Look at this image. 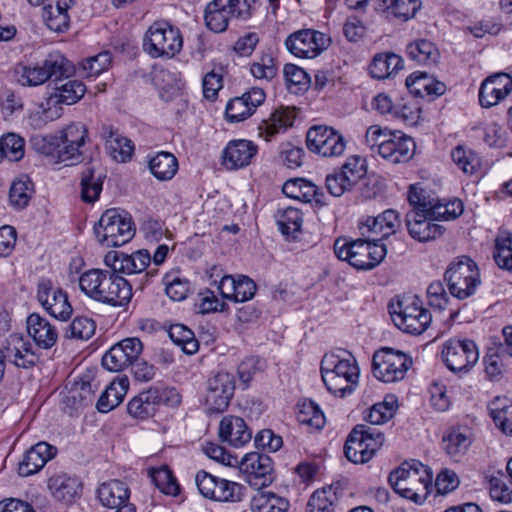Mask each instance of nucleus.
Masks as SVG:
<instances>
[{
  "instance_id": "nucleus-29",
  "label": "nucleus",
  "mask_w": 512,
  "mask_h": 512,
  "mask_svg": "<svg viewBox=\"0 0 512 512\" xmlns=\"http://www.w3.org/2000/svg\"><path fill=\"white\" fill-rule=\"evenodd\" d=\"M57 453V449L46 443L39 442L32 446L23 456L18 465L20 476L28 477L39 472L44 465Z\"/></svg>"
},
{
  "instance_id": "nucleus-10",
  "label": "nucleus",
  "mask_w": 512,
  "mask_h": 512,
  "mask_svg": "<svg viewBox=\"0 0 512 512\" xmlns=\"http://www.w3.org/2000/svg\"><path fill=\"white\" fill-rule=\"evenodd\" d=\"M450 293L458 299H466L475 293L480 284V273L476 263L468 256L452 262L445 272Z\"/></svg>"
},
{
  "instance_id": "nucleus-16",
  "label": "nucleus",
  "mask_w": 512,
  "mask_h": 512,
  "mask_svg": "<svg viewBox=\"0 0 512 512\" xmlns=\"http://www.w3.org/2000/svg\"><path fill=\"white\" fill-rule=\"evenodd\" d=\"M37 300L56 319L66 321L72 315L73 308L66 291L55 287L50 279L43 278L38 282Z\"/></svg>"
},
{
  "instance_id": "nucleus-11",
  "label": "nucleus",
  "mask_w": 512,
  "mask_h": 512,
  "mask_svg": "<svg viewBox=\"0 0 512 512\" xmlns=\"http://www.w3.org/2000/svg\"><path fill=\"white\" fill-rule=\"evenodd\" d=\"M412 360L405 353L383 348L373 355L372 372L380 381L392 383L404 378Z\"/></svg>"
},
{
  "instance_id": "nucleus-7",
  "label": "nucleus",
  "mask_w": 512,
  "mask_h": 512,
  "mask_svg": "<svg viewBox=\"0 0 512 512\" xmlns=\"http://www.w3.org/2000/svg\"><path fill=\"white\" fill-rule=\"evenodd\" d=\"M94 233L102 245L119 247L132 240L135 228L128 213L112 208L102 214L94 226Z\"/></svg>"
},
{
  "instance_id": "nucleus-56",
  "label": "nucleus",
  "mask_w": 512,
  "mask_h": 512,
  "mask_svg": "<svg viewBox=\"0 0 512 512\" xmlns=\"http://www.w3.org/2000/svg\"><path fill=\"white\" fill-rule=\"evenodd\" d=\"M397 408V400L393 397H386L382 402L375 403L366 417L373 425H381L393 418Z\"/></svg>"
},
{
  "instance_id": "nucleus-8",
  "label": "nucleus",
  "mask_w": 512,
  "mask_h": 512,
  "mask_svg": "<svg viewBox=\"0 0 512 512\" xmlns=\"http://www.w3.org/2000/svg\"><path fill=\"white\" fill-rule=\"evenodd\" d=\"M183 46L180 30L167 21H156L146 31L143 49L152 58H173Z\"/></svg>"
},
{
  "instance_id": "nucleus-46",
  "label": "nucleus",
  "mask_w": 512,
  "mask_h": 512,
  "mask_svg": "<svg viewBox=\"0 0 512 512\" xmlns=\"http://www.w3.org/2000/svg\"><path fill=\"white\" fill-rule=\"evenodd\" d=\"M403 61L394 53L377 54L370 64L369 71L373 78L385 79L402 69Z\"/></svg>"
},
{
  "instance_id": "nucleus-54",
  "label": "nucleus",
  "mask_w": 512,
  "mask_h": 512,
  "mask_svg": "<svg viewBox=\"0 0 512 512\" xmlns=\"http://www.w3.org/2000/svg\"><path fill=\"white\" fill-rule=\"evenodd\" d=\"M297 419L301 424L311 426L315 429L324 427L326 419L319 405L312 400H304L299 404Z\"/></svg>"
},
{
  "instance_id": "nucleus-63",
  "label": "nucleus",
  "mask_w": 512,
  "mask_h": 512,
  "mask_svg": "<svg viewBox=\"0 0 512 512\" xmlns=\"http://www.w3.org/2000/svg\"><path fill=\"white\" fill-rule=\"evenodd\" d=\"M339 172L353 187L366 175V161L359 156H351L347 158Z\"/></svg>"
},
{
  "instance_id": "nucleus-26",
  "label": "nucleus",
  "mask_w": 512,
  "mask_h": 512,
  "mask_svg": "<svg viewBox=\"0 0 512 512\" xmlns=\"http://www.w3.org/2000/svg\"><path fill=\"white\" fill-rule=\"evenodd\" d=\"M151 256L147 250H139L131 255L124 253H108L105 263L112 269L122 274H137L143 272L149 265Z\"/></svg>"
},
{
  "instance_id": "nucleus-42",
  "label": "nucleus",
  "mask_w": 512,
  "mask_h": 512,
  "mask_svg": "<svg viewBox=\"0 0 512 512\" xmlns=\"http://www.w3.org/2000/svg\"><path fill=\"white\" fill-rule=\"evenodd\" d=\"M129 387L127 378L112 381L101 393L96 407L99 412L107 413L116 408L124 399Z\"/></svg>"
},
{
  "instance_id": "nucleus-15",
  "label": "nucleus",
  "mask_w": 512,
  "mask_h": 512,
  "mask_svg": "<svg viewBox=\"0 0 512 512\" xmlns=\"http://www.w3.org/2000/svg\"><path fill=\"white\" fill-rule=\"evenodd\" d=\"M307 148L323 157H335L343 154L346 148L344 137L328 126L311 127L306 135Z\"/></svg>"
},
{
  "instance_id": "nucleus-23",
  "label": "nucleus",
  "mask_w": 512,
  "mask_h": 512,
  "mask_svg": "<svg viewBox=\"0 0 512 512\" xmlns=\"http://www.w3.org/2000/svg\"><path fill=\"white\" fill-rule=\"evenodd\" d=\"M512 91V77L507 73H496L487 77L479 89V103L484 108L497 105Z\"/></svg>"
},
{
  "instance_id": "nucleus-41",
  "label": "nucleus",
  "mask_w": 512,
  "mask_h": 512,
  "mask_svg": "<svg viewBox=\"0 0 512 512\" xmlns=\"http://www.w3.org/2000/svg\"><path fill=\"white\" fill-rule=\"evenodd\" d=\"M405 84L410 93L419 96H440L444 94L446 86L426 73H412L406 78Z\"/></svg>"
},
{
  "instance_id": "nucleus-22",
  "label": "nucleus",
  "mask_w": 512,
  "mask_h": 512,
  "mask_svg": "<svg viewBox=\"0 0 512 512\" xmlns=\"http://www.w3.org/2000/svg\"><path fill=\"white\" fill-rule=\"evenodd\" d=\"M266 98L262 88L253 87L243 95L232 98L226 105L225 115L229 122H240L250 117Z\"/></svg>"
},
{
  "instance_id": "nucleus-60",
  "label": "nucleus",
  "mask_w": 512,
  "mask_h": 512,
  "mask_svg": "<svg viewBox=\"0 0 512 512\" xmlns=\"http://www.w3.org/2000/svg\"><path fill=\"white\" fill-rule=\"evenodd\" d=\"M2 159L11 162L21 160L25 153V141L17 134L9 133L1 138Z\"/></svg>"
},
{
  "instance_id": "nucleus-40",
  "label": "nucleus",
  "mask_w": 512,
  "mask_h": 512,
  "mask_svg": "<svg viewBox=\"0 0 512 512\" xmlns=\"http://www.w3.org/2000/svg\"><path fill=\"white\" fill-rule=\"evenodd\" d=\"M102 136L106 141V148L114 160L126 162L131 159L134 146L130 139L124 137L112 126H103Z\"/></svg>"
},
{
  "instance_id": "nucleus-37",
  "label": "nucleus",
  "mask_w": 512,
  "mask_h": 512,
  "mask_svg": "<svg viewBox=\"0 0 512 512\" xmlns=\"http://www.w3.org/2000/svg\"><path fill=\"white\" fill-rule=\"evenodd\" d=\"M296 117L294 109L289 107H279L275 109L270 117L263 120L259 125V134L266 141H270L274 135L286 131L294 123Z\"/></svg>"
},
{
  "instance_id": "nucleus-45",
  "label": "nucleus",
  "mask_w": 512,
  "mask_h": 512,
  "mask_svg": "<svg viewBox=\"0 0 512 512\" xmlns=\"http://www.w3.org/2000/svg\"><path fill=\"white\" fill-rule=\"evenodd\" d=\"M251 512H286L289 502L273 493L258 491L251 499Z\"/></svg>"
},
{
  "instance_id": "nucleus-47",
  "label": "nucleus",
  "mask_w": 512,
  "mask_h": 512,
  "mask_svg": "<svg viewBox=\"0 0 512 512\" xmlns=\"http://www.w3.org/2000/svg\"><path fill=\"white\" fill-rule=\"evenodd\" d=\"M420 0H381L377 10L388 12L397 18L407 21L413 18L420 9Z\"/></svg>"
},
{
  "instance_id": "nucleus-64",
  "label": "nucleus",
  "mask_w": 512,
  "mask_h": 512,
  "mask_svg": "<svg viewBox=\"0 0 512 512\" xmlns=\"http://www.w3.org/2000/svg\"><path fill=\"white\" fill-rule=\"evenodd\" d=\"M490 415L503 433L512 436V404L499 406L493 403Z\"/></svg>"
},
{
  "instance_id": "nucleus-36",
  "label": "nucleus",
  "mask_w": 512,
  "mask_h": 512,
  "mask_svg": "<svg viewBox=\"0 0 512 512\" xmlns=\"http://www.w3.org/2000/svg\"><path fill=\"white\" fill-rule=\"evenodd\" d=\"M73 4L74 0H47L43 9V19L47 27L55 32L67 30L70 23L68 10Z\"/></svg>"
},
{
  "instance_id": "nucleus-50",
  "label": "nucleus",
  "mask_w": 512,
  "mask_h": 512,
  "mask_svg": "<svg viewBox=\"0 0 512 512\" xmlns=\"http://www.w3.org/2000/svg\"><path fill=\"white\" fill-rule=\"evenodd\" d=\"M338 499L337 488L333 486L316 490L307 503V512H331Z\"/></svg>"
},
{
  "instance_id": "nucleus-59",
  "label": "nucleus",
  "mask_w": 512,
  "mask_h": 512,
  "mask_svg": "<svg viewBox=\"0 0 512 512\" xmlns=\"http://www.w3.org/2000/svg\"><path fill=\"white\" fill-rule=\"evenodd\" d=\"M494 259L499 268L512 272V233H503L496 239Z\"/></svg>"
},
{
  "instance_id": "nucleus-17",
  "label": "nucleus",
  "mask_w": 512,
  "mask_h": 512,
  "mask_svg": "<svg viewBox=\"0 0 512 512\" xmlns=\"http://www.w3.org/2000/svg\"><path fill=\"white\" fill-rule=\"evenodd\" d=\"M330 39L319 31L303 29L292 33L285 41L286 48L299 58H314L328 47Z\"/></svg>"
},
{
  "instance_id": "nucleus-55",
  "label": "nucleus",
  "mask_w": 512,
  "mask_h": 512,
  "mask_svg": "<svg viewBox=\"0 0 512 512\" xmlns=\"http://www.w3.org/2000/svg\"><path fill=\"white\" fill-rule=\"evenodd\" d=\"M171 340L181 347L186 354H194L198 351L199 343L194 332L183 324H174L169 329Z\"/></svg>"
},
{
  "instance_id": "nucleus-31",
  "label": "nucleus",
  "mask_w": 512,
  "mask_h": 512,
  "mask_svg": "<svg viewBox=\"0 0 512 512\" xmlns=\"http://www.w3.org/2000/svg\"><path fill=\"white\" fill-rule=\"evenodd\" d=\"M48 488L57 501L71 504L80 497L82 483L75 476L59 473L49 478Z\"/></svg>"
},
{
  "instance_id": "nucleus-57",
  "label": "nucleus",
  "mask_w": 512,
  "mask_h": 512,
  "mask_svg": "<svg viewBox=\"0 0 512 512\" xmlns=\"http://www.w3.org/2000/svg\"><path fill=\"white\" fill-rule=\"evenodd\" d=\"M150 476L152 482L162 493L174 497L180 493V486L168 467L163 466L161 468L154 469Z\"/></svg>"
},
{
  "instance_id": "nucleus-4",
  "label": "nucleus",
  "mask_w": 512,
  "mask_h": 512,
  "mask_svg": "<svg viewBox=\"0 0 512 512\" xmlns=\"http://www.w3.org/2000/svg\"><path fill=\"white\" fill-rule=\"evenodd\" d=\"M366 239L348 241L337 239L334 243V252L338 259L348 261L350 265L359 270H371L378 266L387 254L386 247L380 239L365 235Z\"/></svg>"
},
{
  "instance_id": "nucleus-2",
  "label": "nucleus",
  "mask_w": 512,
  "mask_h": 512,
  "mask_svg": "<svg viewBox=\"0 0 512 512\" xmlns=\"http://www.w3.org/2000/svg\"><path fill=\"white\" fill-rule=\"evenodd\" d=\"M80 290L94 301L125 306L132 298L131 284L113 269H90L79 277Z\"/></svg>"
},
{
  "instance_id": "nucleus-20",
  "label": "nucleus",
  "mask_w": 512,
  "mask_h": 512,
  "mask_svg": "<svg viewBox=\"0 0 512 512\" xmlns=\"http://www.w3.org/2000/svg\"><path fill=\"white\" fill-rule=\"evenodd\" d=\"M436 209L429 212L409 211L406 214L405 224L412 238L420 242L434 240L443 234V226L435 223Z\"/></svg>"
},
{
  "instance_id": "nucleus-6",
  "label": "nucleus",
  "mask_w": 512,
  "mask_h": 512,
  "mask_svg": "<svg viewBox=\"0 0 512 512\" xmlns=\"http://www.w3.org/2000/svg\"><path fill=\"white\" fill-rule=\"evenodd\" d=\"M394 324L403 332L413 335L423 333L430 325L432 316L416 295L406 296L389 304Z\"/></svg>"
},
{
  "instance_id": "nucleus-30",
  "label": "nucleus",
  "mask_w": 512,
  "mask_h": 512,
  "mask_svg": "<svg viewBox=\"0 0 512 512\" xmlns=\"http://www.w3.org/2000/svg\"><path fill=\"white\" fill-rule=\"evenodd\" d=\"M219 438L233 447H242L249 443L252 432L241 417L228 415L219 424Z\"/></svg>"
},
{
  "instance_id": "nucleus-62",
  "label": "nucleus",
  "mask_w": 512,
  "mask_h": 512,
  "mask_svg": "<svg viewBox=\"0 0 512 512\" xmlns=\"http://www.w3.org/2000/svg\"><path fill=\"white\" fill-rule=\"evenodd\" d=\"M111 64V55L109 52H101L95 56L89 57L81 63V74L84 77H96L109 68Z\"/></svg>"
},
{
  "instance_id": "nucleus-61",
  "label": "nucleus",
  "mask_w": 512,
  "mask_h": 512,
  "mask_svg": "<svg viewBox=\"0 0 512 512\" xmlns=\"http://www.w3.org/2000/svg\"><path fill=\"white\" fill-rule=\"evenodd\" d=\"M96 329L95 321L85 316H78L74 318L68 326L65 337L70 339L88 340L90 339Z\"/></svg>"
},
{
  "instance_id": "nucleus-52",
  "label": "nucleus",
  "mask_w": 512,
  "mask_h": 512,
  "mask_svg": "<svg viewBox=\"0 0 512 512\" xmlns=\"http://www.w3.org/2000/svg\"><path fill=\"white\" fill-rule=\"evenodd\" d=\"M34 193L33 183L28 177L12 182L9 190V202L16 209L25 208Z\"/></svg>"
},
{
  "instance_id": "nucleus-9",
  "label": "nucleus",
  "mask_w": 512,
  "mask_h": 512,
  "mask_svg": "<svg viewBox=\"0 0 512 512\" xmlns=\"http://www.w3.org/2000/svg\"><path fill=\"white\" fill-rule=\"evenodd\" d=\"M384 440V434L379 429L364 424L356 425L345 442V456L355 464L366 463L381 448Z\"/></svg>"
},
{
  "instance_id": "nucleus-13",
  "label": "nucleus",
  "mask_w": 512,
  "mask_h": 512,
  "mask_svg": "<svg viewBox=\"0 0 512 512\" xmlns=\"http://www.w3.org/2000/svg\"><path fill=\"white\" fill-rule=\"evenodd\" d=\"M442 359L454 373H467L478 362L479 350L470 339L451 338L442 347Z\"/></svg>"
},
{
  "instance_id": "nucleus-44",
  "label": "nucleus",
  "mask_w": 512,
  "mask_h": 512,
  "mask_svg": "<svg viewBox=\"0 0 512 512\" xmlns=\"http://www.w3.org/2000/svg\"><path fill=\"white\" fill-rule=\"evenodd\" d=\"M47 80L53 78L57 83L69 78L75 71L74 65L62 54L50 53L42 62Z\"/></svg>"
},
{
  "instance_id": "nucleus-3",
  "label": "nucleus",
  "mask_w": 512,
  "mask_h": 512,
  "mask_svg": "<svg viewBox=\"0 0 512 512\" xmlns=\"http://www.w3.org/2000/svg\"><path fill=\"white\" fill-rule=\"evenodd\" d=\"M320 370L328 391L340 397L351 394L358 383L359 367L355 358L346 351L325 354Z\"/></svg>"
},
{
  "instance_id": "nucleus-28",
  "label": "nucleus",
  "mask_w": 512,
  "mask_h": 512,
  "mask_svg": "<svg viewBox=\"0 0 512 512\" xmlns=\"http://www.w3.org/2000/svg\"><path fill=\"white\" fill-rule=\"evenodd\" d=\"M413 139L401 131H393L384 146L381 147V157L393 164L408 162L415 153Z\"/></svg>"
},
{
  "instance_id": "nucleus-43",
  "label": "nucleus",
  "mask_w": 512,
  "mask_h": 512,
  "mask_svg": "<svg viewBox=\"0 0 512 512\" xmlns=\"http://www.w3.org/2000/svg\"><path fill=\"white\" fill-rule=\"evenodd\" d=\"M59 83H56L54 92L50 97L56 104L73 105L86 93V86L80 80L68 79L61 84Z\"/></svg>"
},
{
  "instance_id": "nucleus-18",
  "label": "nucleus",
  "mask_w": 512,
  "mask_h": 512,
  "mask_svg": "<svg viewBox=\"0 0 512 512\" xmlns=\"http://www.w3.org/2000/svg\"><path fill=\"white\" fill-rule=\"evenodd\" d=\"M235 379L229 372H218L207 381L205 404L210 412H223L234 395Z\"/></svg>"
},
{
  "instance_id": "nucleus-38",
  "label": "nucleus",
  "mask_w": 512,
  "mask_h": 512,
  "mask_svg": "<svg viewBox=\"0 0 512 512\" xmlns=\"http://www.w3.org/2000/svg\"><path fill=\"white\" fill-rule=\"evenodd\" d=\"M5 357L15 366L24 369L33 367L38 361V356L32 350L31 343L17 335L10 337Z\"/></svg>"
},
{
  "instance_id": "nucleus-25",
  "label": "nucleus",
  "mask_w": 512,
  "mask_h": 512,
  "mask_svg": "<svg viewBox=\"0 0 512 512\" xmlns=\"http://www.w3.org/2000/svg\"><path fill=\"white\" fill-rule=\"evenodd\" d=\"M241 467L248 475L249 482L252 485L264 487L273 480V462L266 454L257 452L246 454L241 462Z\"/></svg>"
},
{
  "instance_id": "nucleus-12",
  "label": "nucleus",
  "mask_w": 512,
  "mask_h": 512,
  "mask_svg": "<svg viewBox=\"0 0 512 512\" xmlns=\"http://www.w3.org/2000/svg\"><path fill=\"white\" fill-rule=\"evenodd\" d=\"M195 482L201 495L218 502H240L245 491L243 485L216 477L204 470L196 474Z\"/></svg>"
},
{
  "instance_id": "nucleus-33",
  "label": "nucleus",
  "mask_w": 512,
  "mask_h": 512,
  "mask_svg": "<svg viewBox=\"0 0 512 512\" xmlns=\"http://www.w3.org/2000/svg\"><path fill=\"white\" fill-rule=\"evenodd\" d=\"M400 223L397 211L388 209L376 217H368L365 222L361 223L359 229L362 236L370 234L372 236L381 235L382 237H387L396 232L400 227Z\"/></svg>"
},
{
  "instance_id": "nucleus-19",
  "label": "nucleus",
  "mask_w": 512,
  "mask_h": 512,
  "mask_svg": "<svg viewBox=\"0 0 512 512\" xmlns=\"http://www.w3.org/2000/svg\"><path fill=\"white\" fill-rule=\"evenodd\" d=\"M143 351L137 337L125 338L114 344L103 356L102 366L111 372H119L136 362Z\"/></svg>"
},
{
  "instance_id": "nucleus-27",
  "label": "nucleus",
  "mask_w": 512,
  "mask_h": 512,
  "mask_svg": "<svg viewBox=\"0 0 512 512\" xmlns=\"http://www.w3.org/2000/svg\"><path fill=\"white\" fill-rule=\"evenodd\" d=\"M237 0H212L205 9V24L216 33L227 29L232 17H236Z\"/></svg>"
},
{
  "instance_id": "nucleus-14",
  "label": "nucleus",
  "mask_w": 512,
  "mask_h": 512,
  "mask_svg": "<svg viewBox=\"0 0 512 512\" xmlns=\"http://www.w3.org/2000/svg\"><path fill=\"white\" fill-rule=\"evenodd\" d=\"M167 402L172 405L179 404V394L174 389L150 387L128 402L127 411L133 418L147 419L154 416L161 404Z\"/></svg>"
},
{
  "instance_id": "nucleus-24",
  "label": "nucleus",
  "mask_w": 512,
  "mask_h": 512,
  "mask_svg": "<svg viewBox=\"0 0 512 512\" xmlns=\"http://www.w3.org/2000/svg\"><path fill=\"white\" fill-rule=\"evenodd\" d=\"M106 178V171L100 161L90 159L81 172V198L86 203H94L99 199Z\"/></svg>"
},
{
  "instance_id": "nucleus-53",
  "label": "nucleus",
  "mask_w": 512,
  "mask_h": 512,
  "mask_svg": "<svg viewBox=\"0 0 512 512\" xmlns=\"http://www.w3.org/2000/svg\"><path fill=\"white\" fill-rule=\"evenodd\" d=\"M276 219L279 230L287 237H295V234L301 230L303 219L299 209L287 207L279 210Z\"/></svg>"
},
{
  "instance_id": "nucleus-39",
  "label": "nucleus",
  "mask_w": 512,
  "mask_h": 512,
  "mask_svg": "<svg viewBox=\"0 0 512 512\" xmlns=\"http://www.w3.org/2000/svg\"><path fill=\"white\" fill-rule=\"evenodd\" d=\"M283 193L293 199L304 202H314L316 205L326 204L324 194L319 192L318 187L304 179H290L283 185Z\"/></svg>"
},
{
  "instance_id": "nucleus-21",
  "label": "nucleus",
  "mask_w": 512,
  "mask_h": 512,
  "mask_svg": "<svg viewBox=\"0 0 512 512\" xmlns=\"http://www.w3.org/2000/svg\"><path fill=\"white\" fill-rule=\"evenodd\" d=\"M97 495L103 506L115 509V512H136L135 505L129 502L130 489L120 480L113 479L102 483Z\"/></svg>"
},
{
  "instance_id": "nucleus-49",
  "label": "nucleus",
  "mask_w": 512,
  "mask_h": 512,
  "mask_svg": "<svg viewBox=\"0 0 512 512\" xmlns=\"http://www.w3.org/2000/svg\"><path fill=\"white\" fill-rule=\"evenodd\" d=\"M410 59L423 65L435 64L440 56L436 46L429 40L419 39L407 46Z\"/></svg>"
},
{
  "instance_id": "nucleus-51",
  "label": "nucleus",
  "mask_w": 512,
  "mask_h": 512,
  "mask_svg": "<svg viewBox=\"0 0 512 512\" xmlns=\"http://www.w3.org/2000/svg\"><path fill=\"white\" fill-rule=\"evenodd\" d=\"M18 84L24 87H36L47 81V74L42 63L36 65L19 64L14 70Z\"/></svg>"
},
{
  "instance_id": "nucleus-48",
  "label": "nucleus",
  "mask_w": 512,
  "mask_h": 512,
  "mask_svg": "<svg viewBox=\"0 0 512 512\" xmlns=\"http://www.w3.org/2000/svg\"><path fill=\"white\" fill-rule=\"evenodd\" d=\"M151 173L159 180H170L178 170L176 157L169 152H159L149 162Z\"/></svg>"
},
{
  "instance_id": "nucleus-32",
  "label": "nucleus",
  "mask_w": 512,
  "mask_h": 512,
  "mask_svg": "<svg viewBox=\"0 0 512 512\" xmlns=\"http://www.w3.org/2000/svg\"><path fill=\"white\" fill-rule=\"evenodd\" d=\"M257 151L258 148L252 141L232 140L223 151V163L229 169L243 168L251 163Z\"/></svg>"
},
{
  "instance_id": "nucleus-58",
  "label": "nucleus",
  "mask_w": 512,
  "mask_h": 512,
  "mask_svg": "<svg viewBox=\"0 0 512 512\" xmlns=\"http://www.w3.org/2000/svg\"><path fill=\"white\" fill-rule=\"evenodd\" d=\"M451 158L455 165L465 174L472 175L480 167V158L470 149L463 146L455 147L451 152Z\"/></svg>"
},
{
  "instance_id": "nucleus-1",
  "label": "nucleus",
  "mask_w": 512,
  "mask_h": 512,
  "mask_svg": "<svg viewBox=\"0 0 512 512\" xmlns=\"http://www.w3.org/2000/svg\"><path fill=\"white\" fill-rule=\"evenodd\" d=\"M88 129L81 122H73L56 134L33 138V146L55 164L74 166L84 161Z\"/></svg>"
},
{
  "instance_id": "nucleus-35",
  "label": "nucleus",
  "mask_w": 512,
  "mask_h": 512,
  "mask_svg": "<svg viewBox=\"0 0 512 512\" xmlns=\"http://www.w3.org/2000/svg\"><path fill=\"white\" fill-rule=\"evenodd\" d=\"M472 443V433L464 427L451 428L442 438L444 451L455 461H459L467 453Z\"/></svg>"
},
{
  "instance_id": "nucleus-34",
  "label": "nucleus",
  "mask_w": 512,
  "mask_h": 512,
  "mask_svg": "<svg viewBox=\"0 0 512 512\" xmlns=\"http://www.w3.org/2000/svg\"><path fill=\"white\" fill-rule=\"evenodd\" d=\"M27 331L35 344L42 349H50L58 339L57 329L38 313H32L27 318Z\"/></svg>"
},
{
  "instance_id": "nucleus-5",
  "label": "nucleus",
  "mask_w": 512,
  "mask_h": 512,
  "mask_svg": "<svg viewBox=\"0 0 512 512\" xmlns=\"http://www.w3.org/2000/svg\"><path fill=\"white\" fill-rule=\"evenodd\" d=\"M389 484L400 496L415 503H421L422 493L426 494L432 482V474L427 466L419 461L404 462L392 471L388 477Z\"/></svg>"
}]
</instances>
